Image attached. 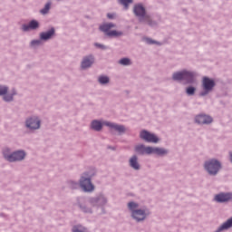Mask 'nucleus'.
<instances>
[{
  "label": "nucleus",
  "instance_id": "f257e3e1",
  "mask_svg": "<svg viewBox=\"0 0 232 232\" xmlns=\"http://www.w3.org/2000/svg\"><path fill=\"white\" fill-rule=\"evenodd\" d=\"M128 208L130 211H131L132 218L140 222L146 218V211L142 209H137L139 208V204L135 202H130L128 204Z\"/></svg>",
  "mask_w": 232,
  "mask_h": 232
},
{
  "label": "nucleus",
  "instance_id": "f03ea898",
  "mask_svg": "<svg viewBox=\"0 0 232 232\" xmlns=\"http://www.w3.org/2000/svg\"><path fill=\"white\" fill-rule=\"evenodd\" d=\"M196 77L197 74H195V72L187 71L175 72L172 76L174 81H186L188 83L195 82Z\"/></svg>",
  "mask_w": 232,
  "mask_h": 232
},
{
  "label": "nucleus",
  "instance_id": "7ed1b4c3",
  "mask_svg": "<svg viewBox=\"0 0 232 232\" xmlns=\"http://www.w3.org/2000/svg\"><path fill=\"white\" fill-rule=\"evenodd\" d=\"M111 28H115V24L112 23L103 24L100 26L101 32H103L109 37H121V35H122V32L111 30Z\"/></svg>",
  "mask_w": 232,
  "mask_h": 232
},
{
  "label": "nucleus",
  "instance_id": "20e7f679",
  "mask_svg": "<svg viewBox=\"0 0 232 232\" xmlns=\"http://www.w3.org/2000/svg\"><path fill=\"white\" fill-rule=\"evenodd\" d=\"M205 169L209 173V175H217L218 169H220V162L217 160H212L205 163Z\"/></svg>",
  "mask_w": 232,
  "mask_h": 232
},
{
  "label": "nucleus",
  "instance_id": "39448f33",
  "mask_svg": "<svg viewBox=\"0 0 232 232\" xmlns=\"http://www.w3.org/2000/svg\"><path fill=\"white\" fill-rule=\"evenodd\" d=\"M4 157L9 162H15L16 160H23L26 157V154L23 150L15 151L10 155H7L6 151H4Z\"/></svg>",
  "mask_w": 232,
  "mask_h": 232
},
{
  "label": "nucleus",
  "instance_id": "423d86ee",
  "mask_svg": "<svg viewBox=\"0 0 232 232\" xmlns=\"http://www.w3.org/2000/svg\"><path fill=\"white\" fill-rule=\"evenodd\" d=\"M133 13L137 17H140V21H150V16L146 14V9L142 5H136Z\"/></svg>",
  "mask_w": 232,
  "mask_h": 232
},
{
  "label": "nucleus",
  "instance_id": "0eeeda50",
  "mask_svg": "<svg viewBox=\"0 0 232 232\" xmlns=\"http://www.w3.org/2000/svg\"><path fill=\"white\" fill-rule=\"evenodd\" d=\"M88 177V174H84L80 180V186L83 188V191H93L95 188L92 184V179Z\"/></svg>",
  "mask_w": 232,
  "mask_h": 232
},
{
  "label": "nucleus",
  "instance_id": "6e6552de",
  "mask_svg": "<svg viewBox=\"0 0 232 232\" xmlns=\"http://www.w3.org/2000/svg\"><path fill=\"white\" fill-rule=\"evenodd\" d=\"M213 88H215V81L208 77L203 78V89L205 92H201L200 95L202 97H204V95H208V93H209Z\"/></svg>",
  "mask_w": 232,
  "mask_h": 232
},
{
  "label": "nucleus",
  "instance_id": "1a4fd4ad",
  "mask_svg": "<svg viewBox=\"0 0 232 232\" xmlns=\"http://www.w3.org/2000/svg\"><path fill=\"white\" fill-rule=\"evenodd\" d=\"M140 137L147 142H152L154 144H157V142H159V138L155 136V134L148 132V130H142L140 134Z\"/></svg>",
  "mask_w": 232,
  "mask_h": 232
},
{
  "label": "nucleus",
  "instance_id": "9d476101",
  "mask_svg": "<svg viewBox=\"0 0 232 232\" xmlns=\"http://www.w3.org/2000/svg\"><path fill=\"white\" fill-rule=\"evenodd\" d=\"M195 121L198 124H211L213 118L206 114H199L196 116Z\"/></svg>",
  "mask_w": 232,
  "mask_h": 232
},
{
  "label": "nucleus",
  "instance_id": "9b49d317",
  "mask_svg": "<svg viewBox=\"0 0 232 232\" xmlns=\"http://www.w3.org/2000/svg\"><path fill=\"white\" fill-rule=\"evenodd\" d=\"M26 126L30 130H39L41 128V121L37 118H31L27 120Z\"/></svg>",
  "mask_w": 232,
  "mask_h": 232
},
{
  "label": "nucleus",
  "instance_id": "f8f14e48",
  "mask_svg": "<svg viewBox=\"0 0 232 232\" xmlns=\"http://www.w3.org/2000/svg\"><path fill=\"white\" fill-rule=\"evenodd\" d=\"M229 200H232V193H227V194L221 193L215 197L216 202H227Z\"/></svg>",
  "mask_w": 232,
  "mask_h": 232
},
{
  "label": "nucleus",
  "instance_id": "ddd939ff",
  "mask_svg": "<svg viewBox=\"0 0 232 232\" xmlns=\"http://www.w3.org/2000/svg\"><path fill=\"white\" fill-rule=\"evenodd\" d=\"M135 150L137 153H140V155H150V152L151 151V147H145L144 145H138L135 148Z\"/></svg>",
  "mask_w": 232,
  "mask_h": 232
},
{
  "label": "nucleus",
  "instance_id": "4468645a",
  "mask_svg": "<svg viewBox=\"0 0 232 232\" xmlns=\"http://www.w3.org/2000/svg\"><path fill=\"white\" fill-rule=\"evenodd\" d=\"M22 28L24 32H28V30H35V28H39V23L35 20H33L29 23L28 25L24 24Z\"/></svg>",
  "mask_w": 232,
  "mask_h": 232
},
{
  "label": "nucleus",
  "instance_id": "2eb2a0df",
  "mask_svg": "<svg viewBox=\"0 0 232 232\" xmlns=\"http://www.w3.org/2000/svg\"><path fill=\"white\" fill-rule=\"evenodd\" d=\"M93 56H87L83 58L82 62V68L85 70V68H90L93 64Z\"/></svg>",
  "mask_w": 232,
  "mask_h": 232
},
{
  "label": "nucleus",
  "instance_id": "dca6fc26",
  "mask_svg": "<svg viewBox=\"0 0 232 232\" xmlns=\"http://www.w3.org/2000/svg\"><path fill=\"white\" fill-rule=\"evenodd\" d=\"M151 153H153L154 155H166L168 153V150H166L165 149L162 148H158V147H150V155H151Z\"/></svg>",
  "mask_w": 232,
  "mask_h": 232
},
{
  "label": "nucleus",
  "instance_id": "f3484780",
  "mask_svg": "<svg viewBox=\"0 0 232 232\" xmlns=\"http://www.w3.org/2000/svg\"><path fill=\"white\" fill-rule=\"evenodd\" d=\"M103 124H105V126H109L110 128H112L116 131H119V133H124V131H126V129L124 128V126H121V125H117L110 122H104Z\"/></svg>",
  "mask_w": 232,
  "mask_h": 232
},
{
  "label": "nucleus",
  "instance_id": "a211bd4d",
  "mask_svg": "<svg viewBox=\"0 0 232 232\" xmlns=\"http://www.w3.org/2000/svg\"><path fill=\"white\" fill-rule=\"evenodd\" d=\"M54 34H55V29L52 28L51 30H49L46 33H42L40 34V37L44 41H48V39H50L52 37V35H53Z\"/></svg>",
  "mask_w": 232,
  "mask_h": 232
},
{
  "label": "nucleus",
  "instance_id": "6ab92c4d",
  "mask_svg": "<svg viewBox=\"0 0 232 232\" xmlns=\"http://www.w3.org/2000/svg\"><path fill=\"white\" fill-rule=\"evenodd\" d=\"M92 128L95 130V131H101V130H102V123L99 121H93L92 122Z\"/></svg>",
  "mask_w": 232,
  "mask_h": 232
},
{
  "label": "nucleus",
  "instance_id": "aec40b11",
  "mask_svg": "<svg viewBox=\"0 0 232 232\" xmlns=\"http://www.w3.org/2000/svg\"><path fill=\"white\" fill-rule=\"evenodd\" d=\"M130 164L131 168H133L134 169H139L140 166H139V162L137 161V156H133L130 160Z\"/></svg>",
  "mask_w": 232,
  "mask_h": 232
},
{
  "label": "nucleus",
  "instance_id": "412c9836",
  "mask_svg": "<svg viewBox=\"0 0 232 232\" xmlns=\"http://www.w3.org/2000/svg\"><path fill=\"white\" fill-rule=\"evenodd\" d=\"M119 3L124 5L125 10H128V6L133 3V0H119Z\"/></svg>",
  "mask_w": 232,
  "mask_h": 232
},
{
  "label": "nucleus",
  "instance_id": "4be33fe9",
  "mask_svg": "<svg viewBox=\"0 0 232 232\" xmlns=\"http://www.w3.org/2000/svg\"><path fill=\"white\" fill-rule=\"evenodd\" d=\"M98 81L100 84H108V82H110V78L107 76H100Z\"/></svg>",
  "mask_w": 232,
  "mask_h": 232
},
{
  "label": "nucleus",
  "instance_id": "5701e85b",
  "mask_svg": "<svg viewBox=\"0 0 232 232\" xmlns=\"http://www.w3.org/2000/svg\"><path fill=\"white\" fill-rule=\"evenodd\" d=\"M120 64H123V66H128L131 64V62L128 58H122L121 60H120Z\"/></svg>",
  "mask_w": 232,
  "mask_h": 232
},
{
  "label": "nucleus",
  "instance_id": "b1692460",
  "mask_svg": "<svg viewBox=\"0 0 232 232\" xmlns=\"http://www.w3.org/2000/svg\"><path fill=\"white\" fill-rule=\"evenodd\" d=\"M8 93V87L0 85V95H6Z\"/></svg>",
  "mask_w": 232,
  "mask_h": 232
},
{
  "label": "nucleus",
  "instance_id": "393cba45",
  "mask_svg": "<svg viewBox=\"0 0 232 232\" xmlns=\"http://www.w3.org/2000/svg\"><path fill=\"white\" fill-rule=\"evenodd\" d=\"M50 6H52L51 3H47L44 9L41 10V14H48L50 10Z\"/></svg>",
  "mask_w": 232,
  "mask_h": 232
},
{
  "label": "nucleus",
  "instance_id": "a878e982",
  "mask_svg": "<svg viewBox=\"0 0 232 232\" xmlns=\"http://www.w3.org/2000/svg\"><path fill=\"white\" fill-rule=\"evenodd\" d=\"M188 95H194L195 94V87H188L187 89Z\"/></svg>",
  "mask_w": 232,
  "mask_h": 232
},
{
  "label": "nucleus",
  "instance_id": "bb28decb",
  "mask_svg": "<svg viewBox=\"0 0 232 232\" xmlns=\"http://www.w3.org/2000/svg\"><path fill=\"white\" fill-rule=\"evenodd\" d=\"M72 232H84V228H82L81 226L73 227Z\"/></svg>",
  "mask_w": 232,
  "mask_h": 232
},
{
  "label": "nucleus",
  "instance_id": "cd10ccee",
  "mask_svg": "<svg viewBox=\"0 0 232 232\" xmlns=\"http://www.w3.org/2000/svg\"><path fill=\"white\" fill-rule=\"evenodd\" d=\"M14 96L10 95V94H6L5 96H4V101H5L6 102H10V101H13Z\"/></svg>",
  "mask_w": 232,
  "mask_h": 232
},
{
  "label": "nucleus",
  "instance_id": "c85d7f7f",
  "mask_svg": "<svg viewBox=\"0 0 232 232\" xmlns=\"http://www.w3.org/2000/svg\"><path fill=\"white\" fill-rule=\"evenodd\" d=\"M41 44V41L39 40H34L31 42L32 46H35V44Z\"/></svg>",
  "mask_w": 232,
  "mask_h": 232
},
{
  "label": "nucleus",
  "instance_id": "c756f323",
  "mask_svg": "<svg viewBox=\"0 0 232 232\" xmlns=\"http://www.w3.org/2000/svg\"><path fill=\"white\" fill-rule=\"evenodd\" d=\"M95 46H97V48H102V49L106 48L104 45L100 44H95Z\"/></svg>",
  "mask_w": 232,
  "mask_h": 232
},
{
  "label": "nucleus",
  "instance_id": "7c9ffc66",
  "mask_svg": "<svg viewBox=\"0 0 232 232\" xmlns=\"http://www.w3.org/2000/svg\"><path fill=\"white\" fill-rule=\"evenodd\" d=\"M107 17H108L109 19H113L114 15H113L112 14H107Z\"/></svg>",
  "mask_w": 232,
  "mask_h": 232
},
{
  "label": "nucleus",
  "instance_id": "2f4dec72",
  "mask_svg": "<svg viewBox=\"0 0 232 232\" xmlns=\"http://www.w3.org/2000/svg\"><path fill=\"white\" fill-rule=\"evenodd\" d=\"M150 44H153V42H150Z\"/></svg>",
  "mask_w": 232,
  "mask_h": 232
}]
</instances>
